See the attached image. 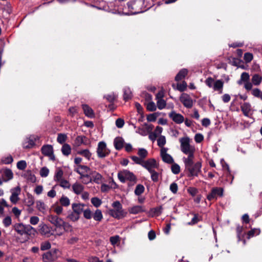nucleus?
Returning <instances> with one entry per match:
<instances>
[{"label": "nucleus", "instance_id": "nucleus-1", "mask_svg": "<svg viewBox=\"0 0 262 262\" xmlns=\"http://www.w3.org/2000/svg\"><path fill=\"white\" fill-rule=\"evenodd\" d=\"M194 158L189 159H182L184 162L185 170L189 172V176H198L201 172L202 162L198 161L194 163Z\"/></svg>", "mask_w": 262, "mask_h": 262}, {"label": "nucleus", "instance_id": "nucleus-2", "mask_svg": "<svg viewBox=\"0 0 262 262\" xmlns=\"http://www.w3.org/2000/svg\"><path fill=\"white\" fill-rule=\"evenodd\" d=\"M180 147L181 151L185 155H187V157H184L182 159H189L194 158V153L195 149L193 145H190V139L188 137L182 138L180 139Z\"/></svg>", "mask_w": 262, "mask_h": 262}, {"label": "nucleus", "instance_id": "nucleus-3", "mask_svg": "<svg viewBox=\"0 0 262 262\" xmlns=\"http://www.w3.org/2000/svg\"><path fill=\"white\" fill-rule=\"evenodd\" d=\"M112 206L113 208L110 209L108 212L112 217L117 219H121L126 216L127 212L124 210L122 205L119 201H116L114 202Z\"/></svg>", "mask_w": 262, "mask_h": 262}, {"label": "nucleus", "instance_id": "nucleus-4", "mask_svg": "<svg viewBox=\"0 0 262 262\" xmlns=\"http://www.w3.org/2000/svg\"><path fill=\"white\" fill-rule=\"evenodd\" d=\"M47 220L53 224L55 227L56 229L63 227L65 231L71 228V225L64 222L61 218L59 217L57 215L50 214L47 217Z\"/></svg>", "mask_w": 262, "mask_h": 262}, {"label": "nucleus", "instance_id": "nucleus-5", "mask_svg": "<svg viewBox=\"0 0 262 262\" xmlns=\"http://www.w3.org/2000/svg\"><path fill=\"white\" fill-rule=\"evenodd\" d=\"M205 84L214 91H216L219 94L223 93L224 81L222 80H215L212 77H208L205 81Z\"/></svg>", "mask_w": 262, "mask_h": 262}, {"label": "nucleus", "instance_id": "nucleus-6", "mask_svg": "<svg viewBox=\"0 0 262 262\" xmlns=\"http://www.w3.org/2000/svg\"><path fill=\"white\" fill-rule=\"evenodd\" d=\"M143 4L142 1L136 0L127 3V6L129 11L128 14L133 15L142 12L141 6Z\"/></svg>", "mask_w": 262, "mask_h": 262}, {"label": "nucleus", "instance_id": "nucleus-7", "mask_svg": "<svg viewBox=\"0 0 262 262\" xmlns=\"http://www.w3.org/2000/svg\"><path fill=\"white\" fill-rule=\"evenodd\" d=\"M118 177L119 180L122 183H124L126 181L134 183L136 182V176L133 172L127 170H124L119 172L118 173Z\"/></svg>", "mask_w": 262, "mask_h": 262}, {"label": "nucleus", "instance_id": "nucleus-8", "mask_svg": "<svg viewBox=\"0 0 262 262\" xmlns=\"http://www.w3.org/2000/svg\"><path fill=\"white\" fill-rule=\"evenodd\" d=\"M96 152L98 157L100 158H104L110 154V149L107 147L106 144L103 141L98 143Z\"/></svg>", "mask_w": 262, "mask_h": 262}, {"label": "nucleus", "instance_id": "nucleus-9", "mask_svg": "<svg viewBox=\"0 0 262 262\" xmlns=\"http://www.w3.org/2000/svg\"><path fill=\"white\" fill-rule=\"evenodd\" d=\"M180 101L183 105L187 108H190L193 105V100L191 97L186 93H183L180 97Z\"/></svg>", "mask_w": 262, "mask_h": 262}, {"label": "nucleus", "instance_id": "nucleus-10", "mask_svg": "<svg viewBox=\"0 0 262 262\" xmlns=\"http://www.w3.org/2000/svg\"><path fill=\"white\" fill-rule=\"evenodd\" d=\"M11 195L10 197L11 202L13 204L17 203L19 200V195L21 193V188L18 186L10 189Z\"/></svg>", "mask_w": 262, "mask_h": 262}, {"label": "nucleus", "instance_id": "nucleus-11", "mask_svg": "<svg viewBox=\"0 0 262 262\" xmlns=\"http://www.w3.org/2000/svg\"><path fill=\"white\" fill-rule=\"evenodd\" d=\"M42 154L49 158L50 160L54 161L55 159V156L53 153V148L52 145L47 144L42 146L41 148Z\"/></svg>", "mask_w": 262, "mask_h": 262}, {"label": "nucleus", "instance_id": "nucleus-12", "mask_svg": "<svg viewBox=\"0 0 262 262\" xmlns=\"http://www.w3.org/2000/svg\"><path fill=\"white\" fill-rule=\"evenodd\" d=\"M141 166L146 168L149 172H152L155 168L158 167V165L154 159H149L146 161L143 160Z\"/></svg>", "mask_w": 262, "mask_h": 262}, {"label": "nucleus", "instance_id": "nucleus-13", "mask_svg": "<svg viewBox=\"0 0 262 262\" xmlns=\"http://www.w3.org/2000/svg\"><path fill=\"white\" fill-rule=\"evenodd\" d=\"M223 195V189L220 187L213 188L211 192L207 195L208 200L211 201L217 199L218 196H222Z\"/></svg>", "mask_w": 262, "mask_h": 262}, {"label": "nucleus", "instance_id": "nucleus-14", "mask_svg": "<svg viewBox=\"0 0 262 262\" xmlns=\"http://www.w3.org/2000/svg\"><path fill=\"white\" fill-rule=\"evenodd\" d=\"M168 148L160 149V156L163 161L167 164H172L174 160L172 156L167 153Z\"/></svg>", "mask_w": 262, "mask_h": 262}, {"label": "nucleus", "instance_id": "nucleus-15", "mask_svg": "<svg viewBox=\"0 0 262 262\" xmlns=\"http://www.w3.org/2000/svg\"><path fill=\"white\" fill-rule=\"evenodd\" d=\"M0 173L2 174V178L3 182H8L13 178V173L12 170L8 168L2 169L0 170Z\"/></svg>", "mask_w": 262, "mask_h": 262}, {"label": "nucleus", "instance_id": "nucleus-16", "mask_svg": "<svg viewBox=\"0 0 262 262\" xmlns=\"http://www.w3.org/2000/svg\"><path fill=\"white\" fill-rule=\"evenodd\" d=\"M38 139V137L35 136H30L27 138L23 143V147L25 148H32L35 144V142Z\"/></svg>", "mask_w": 262, "mask_h": 262}, {"label": "nucleus", "instance_id": "nucleus-17", "mask_svg": "<svg viewBox=\"0 0 262 262\" xmlns=\"http://www.w3.org/2000/svg\"><path fill=\"white\" fill-rule=\"evenodd\" d=\"M169 117L177 124H181L184 121V117L180 114L172 111L169 114Z\"/></svg>", "mask_w": 262, "mask_h": 262}, {"label": "nucleus", "instance_id": "nucleus-18", "mask_svg": "<svg viewBox=\"0 0 262 262\" xmlns=\"http://www.w3.org/2000/svg\"><path fill=\"white\" fill-rule=\"evenodd\" d=\"M39 232L41 235H45L47 237H50L53 235L51 232V227H49L45 224H41L39 225Z\"/></svg>", "mask_w": 262, "mask_h": 262}, {"label": "nucleus", "instance_id": "nucleus-19", "mask_svg": "<svg viewBox=\"0 0 262 262\" xmlns=\"http://www.w3.org/2000/svg\"><path fill=\"white\" fill-rule=\"evenodd\" d=\"M163 132V128L161 126H157L154 131L149 135V139L152 141V142H154L156 141L157 137H159L160 135H161V134Z\"/></svg>", "mask_w": 262, "mask_h": 262}, {"label": "nucleus", "instance_id": "nucleus-20", "mask_svg": "<svg viewBox=\"0 0 262 262\" xmlns=\"http://www.w3.org/2000/svg\"><path fill=\"white\" fill-rule=\"evenodd\" d=\"M84 205L80 203H73L72 205L73 211L78 214L79 215L83 212Z\"/></svg>", "mask_w": 262, "mask_h": 262}, {"label": "nucleus", "instance_id": "nucleus-21", "mask_svg": "<svg viewBox=\"0 0 262 262\" xmlns=\"http://www.w3.org/2000/svg\"><path fill=\"white\" fill-rule=\"evenodd\" d=\"M73 191L76 194H81L84 189V186L79 183L76 182L72 186Z\"/></svg>", "mask_w": 262, "mask_h": 262}, {"label": "nucleus", "instance_id": "nucleus-22", "mask_svg": "<svg viewBox=\"0 0 262 262\" xmlns=\"http://www.w3.org/2000/svg\"><path fill=\"white\" fill-rule=\"evenodd\" d=\"M92 180H93L94 182L97 184H100L103 181V177L99 173L94 171L92 173Z\"/></svg>", "mask_w": 262, "mask_h": 262}, {"label": "nucleus", "instance_id": "nucleus-23", "mask_svg": "<svg viewBox=\"0 0 262 262\" xmlns=\"http://www.w3.org/2000/svg\"><path fill=\"white\" fill-rule=\"evenodd\" d=\"M124 140L121 137H117L114 139V144L117 150L121 149L124 145Z\"/></svg>", "mask_w": 262, "mask_h": 262}, {"label": "nucleus", "instance_id": "nucleus-24", "mask_svg": "<svg viewBox=\"0 0 262 262\" xmlns=\"http://www.w3.org/2000/svg\"><path fill=\"white\" fill-rule=\"evenodd\" d=\"M14 229L19 234L23 235L25 234V225L21 223L15 224L14 225Z\"/></svg>", "mask_w": 262, "mask_h": 262}, {"label": "nucleus", "instance_id": "nucleus-25", "mask_svg": "<svg viewBox=\"0 0 262 262\" xmlns=\"http://www.w3.org/2000/svg\"><path fill=\"white\" fill-rule=\"evenodd\" d=\"M82 107L85 116L90 118L94 116L93 111L89 106L86 104H82Z\"/></svg>", "mask_w": 262, "mask_h": 262}, {"label": "nucleus", "instance_id": "nucleus-26", "mask_svg": "<svg viewBox=\"0 0 262 262\" xmlns=\"http://www.w3.org/2000/svg\"><path fill=\"white\" fill-rule=\"evenodd\" d=\"M251 81L255 86L260 85L262 82V76L258 74H254L252 77Z\"/></svg>", "mask_w": 262, "mask_h": 262}, {"label": "nucleus", "instance_id": "nucleus-27", "mask_svg": "<svg viewBox=\"0 0 262 262\" xmlns=\"http://www.w3.org/2000/svg\"><path fill=\"white\" fill-rule=\"evenodd\" d=\"M145 210L142 206L137 205L133 206L128 209L130 213L136 214L144 212Z\"/></svg>", "mask_w": 262, "mask_h": 262}, {"label": "nucleus", "instance_id": "nucleus-28", "mask_svg": "<svg viewBox=\"0 0 262 262\" xmlns=\"http://www.w3.org/2000/svg\"><path fill=\"white\" fill-rule=\"evenodd\" d=\"M56 259V257L52 255L50 251L46 252L42 255V260L44 262H51Z\"/></svg>", "mask_w": 262, "mask_h": 262}, {"label": "nucleus", "instance_id": "nucleus-29", "mask_svg": "<svg viewBox=\"0 0 262 262\" xmlns=\"http://www.w3.org/2000/svg\"><path fill=\"white\" fill-rule=\"evenodd\" d=\"M90 170V168L85 165H79L77 166L75 171L79 173L80 175L85 174Z\"/></svg>", "mask_w": 262, "mask_h": 262}, {"label": "nucleus", "instance_id": "nucleus-30", "mask_svg": "<svg viewBox=\"0 0 262 262\" xmlns=\"http://www.w3.org/2000/svg\"><path fill=\"white\" fill-rule=\"evenodd\" d=\"M36 233V229L30 225H25V234L35 235Z\"/></svg>", "mask_w": 262, "mask_h": 262}, {"label": "nucleus", "instance_id": "nucleus-31", "mask_svg": "<svg viewBox=\"0 0 262 262\" xmlns=\"http://www.w3.org/2000/svg\"><path fill=\"white\" fill-rule=\"evenodd\" d=\"M188 74V70L186 69H183L179 71L175 77L176 81H180L184 78Z\"/></svg>", "mask_w": 262, "mask_h": 262}, {"label": "nucleus", "instance_id": "nucleus-32", "mask_svg": "<svg viewBox=\"0 0 262 262\" xmlns=\"http://www.w3.org/2000/svg\"><path fill=\"white\" fill-rule=\"evenodd\" d=\"M157 145L158 146L160 147L161 149L165 148L164 145L166 143V137L164 136L160 135L159 137H157Z\"/></svg>", "mask_w": 262, "mask_h": 262}, {"label": "nucleus", "instance_id": "nucleus-33", "mask_svg": "<svg viewBox=\"0 0 262 262\" xmlns=\"http://www.w3.org/2000/svg\"><path fill=\"white\" fill-rule=\"evenodd\" d=\"M241 109L244 114L248 116L251 111V105L249 103L245 102L241 106Z\"/></svg>", "mask_w": 262, "mask_h": 262}, {"label": "nucleus", "instance_id": "nucleus-34", "mask_svg": "<svg viewBox=\"0 0 262 262\" xmlns=\"http://www.w3.org/2000/svg\"><path fill=\"white\" fill-rule=\"evenodd\" d=\"M63 172L62 170L60 168H58L56 170L54 180L55 181L58 182L59 181L63 179Z\"/></svg>", "mask_w": 262, "mask_h": 262}, {"label": "nucleus", "instance_id": "nucleus-35", "mask_svg": "<svg viewBox=\"0 0 262 262\" xmlns=\"http://www.w3.org/2000/svg\"><path fill=\"white\" fill-rule=\"evenodd\" d=\"M86 138L84 136H77L75 140V144L76 146H79L81 144H86Z\"/></svg>", "mask_w": 262, "mask_h": 262}, {"label": "nucleus", "instance_id": "nucleus-36", "mask_svg": "<svg viewBox=\"0 0 262 262\" xmlns=\"http://www.w3.org/2000/svg\"><path fill=\"white\" fill-rule=\"evenodd\" d=\"M77 154L83 156L89 160L91 159V157L92 156V154L89 149L79 150L78 151Z\"/></svg>", "mask_w": 262, "mask_h": 262}, {"label": "nucleus", "instance_id": "nucleus-37", "mask_svg": "<svg viewBox=\"0 0 262 262\" xmlns=\"http://www.w3.org/2000/svg\"><path fill=\"white\" fill-rule=\"evenodd\" d=\"M123 97L124 100H127L128 99H131V98L132 97V93L129 88H124L123 90Z\"/></svg>", "mask_w": 262, "mask_h": 262}, {"label": "nucleus", "instance_id": "nucleus-38", "mask_svg": "<svg viewBox=\"0 0 262 262\" xmlns=\"http://www.w3.org/2000/svg\"><path fill=\"white\" fill-rule=\"evenodd\" d=\"M61 151L63 155L68 156L71 154V148L68 144H64L61 148Z\"/></svg>", "mask_w": 262, "mask_h": 262}, {"label": "nucleus", "instance_id": "nucleus-39", "mask_svg": "<svg viewBox=\"0 0 262 262\" xmlns=\"http://www.w3.org/2000/svg\"><path fill=\"white\" fill-rule=\"evenodd\" d=\"M37 209L40 212L44 213L46 210L45 203L41 201H37L36 203Z\"/></svg>", "mask_w": 262, "mask_h": 262}, {"label": "nucleus", "instance_id": "nucleus-40", "mask_svg": "<svg viewBox=\"0 0 262 262\" xmlns=\"http://www.w3.org/2000/svg\"><path fill=\"white\" fill-rule=\"evenodd\" d=\"M60 203L63 206L68 207L70 204V199L66 196L62 195L59 200Z\"/></svg>", "mask_w": 262, "mask_h": 262}, {"label": "nucleus", "instance_id": "nucleus-41", "mask_svg": "<svg viewBox=\"0 0 262 262\" xmlns=\"http://www.w3.org/2000/svg\"><path fill=\"white\" fill-rule=\"evenodd\" d=\"M251 94L257 98L262 100V92L258 88L253 89L251 91Z\"/></svg>", "mask_w": 262, "mask_h": 262}, {"label": "nucleus", "instance_id": "nucleus-42", "mask_svg": "<svg viewBox=\"0 0 262 262\" xmlns=\"http://www.w3.org/2000/svg\"><path fill=\"white\" fill-rule=\"evenodd\" d=\"M80 179H81L82 182L85 184H87L92 181V177L88 174L80 175Z\"/></svg>", "mask_w": 262, "mask_h": 262}, {"label": "nucleus", "instance_id": "nucleus-43", "mask_svg": "<svg viewBox=\"0 0 262 262\" xmlns=\"http://www.w3.org/2000/svg\"><path fill=\"white\" fill-rule=\"evenodd\" d=\"M260 230L258 228H254L249 231L248 233V237L250 238L255 235H258L260 234Z\"/></svg>", "mask_w": 262, "mask_h": 262}, {"label": "nucleus", "instance_id": "nucleus-44", "mask_svg": "<svg viewBox=\"0 0 262 262\" xmlns=\"http://www.w3.org/2000/svg\"><path fill=\"white\" fill-rule=\"evenodd\" d=\"M103 217L102 212L99 209H97L93 215V219L96 221H100Z\"/></svg>", "mask_w": 262, "mask_h": 262}, {"label": "nucleus", "instance_id": "nucleus-45", "mask_svg": "<svg viewBox=\"0 0 262 262\" xmlns=\"http://www.w3.org/2000/svg\"><path fill=\"white\" fill-rule=\"evenodd\" d=\"M79 217L80 215L73 211V212L68 215L67 217L73 222H76L79 220Z\"/></svg>", "mask_w": 262, "mask_h": 262}, {"label": "nucleus", "instance_id": "nucleus-46", "mask_svg": "<svg viewBox=\"0 0 262 262\" xmlns=\"http://www.w3.org/2000/svg\"><path fill=\"white\" fill-rule=\"evenodd\" d=\"M148 154L147 151L144 148H139L138 151V155L142 160L145 159Z\"/></svg>", "mask_w": 262, "mask_h": 262}, {"label": "nucleus", "instance_id": "nucleus-47", "mask_svg": "<svg viewBox=\"0 0 262 262\" xmlns=\"http://www.w3.org/2000/svg\"><path fill=\"white\" fill-rule=\"evenodd\" d=\"M144 189V187L142 185L138 184L137 185L135 188V193L137 195H140L142 193H143Z\"/></svg>", "mask_w": 262, "mask_h": 262}, {"label": "nucleus", "instance_id": "nucleus-48", "mask_svg": "<svg viewBox=\"0 0 262 262\" xmlns=\"http://www.w3.org/2000/svg\"><path fill=\"white\" fill-rule=\"evenodd\" d=\"M171 164V169L172 173L175 174H178L180 172V166L174 162Z\"/></svg>", "mask_w": 262, "mask_h": 262}, {"label": "nucleus", "instance_id": "nucleus-49", "mask_svg": "<svg viewBox=\"0 0 262 262\" xmlns=\"http://www.w3.org/2000/svg\"><path fill=\"white\" fill-rule=\"evenodd\" d=\"M67 139V136L64 134H59L57 136V141L60 144L64 143Z\"/></svg>", "mask_w": 262, "mask_h": 262}, {"label": "nucleus", "instance_id": "nucleus-50", "mask_svg": "<svg viewBox=\"0 0 262 262\" xmlns=\"http://www.w3.org/2000/svg\"><path fill=\"white\" fill-rule=\"evenodd\" d=\"M58 182L59 183V186L63 188H70V184L69 182L64 179L59 181Z\"/></svg>", "mask_w": 262, "mask_h": 262}, {"label": "nucleus", "instance_id": "nucleus-51", "mask_svg": "<svg viewBox=\"0 0 262 262\" xmlns=\"http://www.w3.org/2000/svg\"><path fill=\"white\" fill-rule=\"evenodd\" d=\"M157 105L159 110H162L166 106V101L163 98L158 99Z\"/></svg>", "mask_w": 262, "mask_h": 262}, {"label": "nucleus", "instance_id": "nucleus-52", "mask_svg": "<svg viewBox=\"0 0 262 262\" xmlns=\"http://www.w3.org/2000/svg\"><path fill=\"white\" fill-rule=\"evenodd\" d=\"M39 173L41 177L46 178L49 173V169L47 167H43L41 168Z\"/></svg>", "mask_w": 262, "mask_h": 262}, {"label": "nucleus", "instance_id": "nucleus-53", "mask_svg": "<svg viewBox=\"0 0 262 262\" xmlns=\"http://www.w3.org/2000/svg\"><path fill=\"white\" fill-rule=\"evenodd\" d=\"M117 97V95L114 93L104 96V98L110 102H113L116 99Z\"/></svg>", "mask_w": 262, "mask_h": 262}, {"label": "nucleus", "instance_id": "nucleus-54", "mask_svg": "<svg viewBox=\"0 0 262 262\" xmlns=\"http://www.w3.org/2000/svg\"><path fill=\"white\" fill-rule=\"evenodd\" d=\"M187 88V83L185 81H183L182 83H178L177 89L180 92L184 91Z\"/></svg>", "mask_w": 262, "mask_h": 262}, {"label": "nucleus", "instance_id": "nucleus-55", "mask_svg": "<svg viewBox=\"0 0 262 262\" xmlns=\"http://www.w3.org/2000/svg\"><path fill=\"white\" fill-rule=\"evenodd\" d=\"M91 203L95 207H98L101 205L102 202L98 198H93L91 199Z\"/></svg>", "mask_w": 262, "mask_h": 262}, {"label": "nucleus", "instance_id": "nucleus-56", "mask_svg": "<svg viewBox=\"0 0 262 262\" xmlns=\"http://www.w3.org/2000/svg\"><path fill=\"white\" fill-rule=\"evenodd\" d=\"M3 223L5 227H9L12 224V220L10 216L5 217L3 221Z\"/></svg>", "mask_w": 262, "mask_h": 262}, {"label": "nucleus", "instance_id": "nucleus-57", "mask_svg": "<svg viewBox=\"0 0 262 262\" xmlns=\"http://www.w3.org/2000/svg\"><path fill=\"white\" fill-rule=\"evenodd\" d=\"M79 241V238L77 236H71L67 240V244L73 245L77 243Z\"/></svg>", "mask_w": 262, "mask_h": 262}, {"label": "nucleus", "instance_id": "nucleus-58", "mask_svg": "<svg viewBox=\"0 0 262 262\" xmlns=\"http://www.w3.org/2000/svg\"><path fill=\"white\" fill-rule=\"evenodd\" d=\"M83 216L86 219H91L92 217V212L89 208L84 209Z\"/></svg>", "mask_w": 262, "mask_h": 262}, {"label": "nucleus", "instance_id": "nucleus-59", "mask_svg": "<svg viewBox=\"0 0 262 262\" xmlns=\"http://www.w3.org/2000/svg\"><path fill=\"white\" fill-rule=\"evenodd\" d=\"M146 108L149 111L152 112L156 110L157 107L155 103L154 102L151 101L147 104Z\"/></svg>", "mask_w": 262, "mask_h": 262}, {"label": "nucleus", "instance_id": "nucleus-60", "mask_svg": "<svg viewBox=\"0 0 262 262\" xmlns=\"http://www.w3.org/2000/svg\"><path fill=\"white\" fill-rule=\"evenodd\" d=\"M27 167V163L25 161L22 160L17 162V167L20 170H24Z\"/></svg>", "mask_w": 262, "mask_h": 262}, {"label": "nucleus", "instance_id": "nucleus-61", "mask_svg": "<svg viewBox=\"0 0 262 262\" xmlns=\"http://www.w3.org/2000/svg\"><path fill=\"white\" fill-rule=\"evenodd\" d=\"M253 56L252 54L247 52L244 54V60L246 62H250L253 59Z\"/></svg>", "mask_w": 262, "mask_h": 262}, {"label": "nucleus", "instance_id": "nucleus-62", "mask_svg": "<svg viewBox=\"0 0 262 262\" xmlns=\"http://www.w3.org/2000/svg\"><path fill=\"white\" fill-rule=\"evenodd\" d=\"M51 248V244L49 242H45L41 244L40 249L42 251L47 250Z\"/></svg>", "mask_w": 262, "mask_h": 262}, {"label": "nucleus", "instance_id": "nucleus-63", "mask_svg": "<svg viewBox=\"0 0 262 262\" xmlns=\"http://www.w3.org/2000/svg\"><path fill=\"white\" fill-rule=\"evenodd\" d=\"M130 158L135 163L142 165L143 160L140 157L133 156L130 157Z\"/></svg>", "mask_w": 262, "mask_h": 262}, {"label": "nucleus", "instance_id": "nucleus-64", "mask_svg": "<svg viewBox=\"0 0 262 262\" xmlns=\"http://www.w3.org/2000/svg\"><path fill=\"white\" fill-rule=\"evenodd\" d=\"M39 221V219L36 216H32L30 219V223L32 225H37Z\"/></svg>", "mask_w": 262, "mask_h": 262}]
</instances>
